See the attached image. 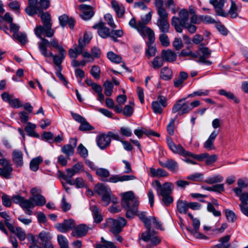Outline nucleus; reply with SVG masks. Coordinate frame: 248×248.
Instances as JSON below:
<instances>
[{
    "label": "nucleus",
    "mask_w": 248,
    "mask_h": 248,
    "mask_svg": "<svg viewBox=\"0 0 248 248\" xmlns=\"http://www.w3.org/2000/svg\"><path fill=\"white\" fill-rule=\"evenodd\" d=\"M139 202L134 193L128 191L123 194L121 204L126 210V217L132 218L138 211Z\"/></svg>",
    "instance_id": "f257e3e1"
},
{
    "label": "nucleus",
    "mask_w": 248,
    "mask_h": 248,
    "mask_svg": "<svg viewBox=\"0 0 248 248\" xmlns=\"http://www.w3.org/2000/svg\"><path fill=\"white\" fill-rule=\"evenodd\" d=\"M167 144L170 150L174 153L179 154L184 157H191L193 159H195L199 161H202L208 157V154L206 153L199 155H195L192 153L186 151L183 148L181 145H176L170 138L167 139Z\"/></svg>",
    "instance_id": "f03ea898"
},
{
    "label": "nucleus",
    "mask_w": 248,
    "mask_h": 248,
    "mask_svg": "<svg viewBox=\"0 0 248 248\" xmlns=\"http://www.w3.org/2000/svg\"><path fill=\"white\" fill-rule=\"evenodd\" d=\"M49 31V29L47 28L46 25L37 26L34 29L35 35L41 39V41L38 43V47L41 53L43 55H46V48L49 46V42L47 39L42 37V35L47 37H52L54 33V31L52 29V33L51 35L48 34Z\"/></svg>",
    "instance_id": "7ed1b4c3"
},
{
    "label": "nucleus",
    "mask_w": 248,
    "mask_h": 248,
    "mask_svg": "<svg viewBox=\"0 0 248 248\" xmlns=\"http://www.w3.org/2000/svg\"><path fill=\"white\" fill-rule=\"evenodd\" d=\"M189 13L186 9H183L179 12V17L173 16L171 19V25L176 31L181 33L183 31V26L188 22Z\"/></svg>",
    "instance_id": "20e7f679"
},
{
    "label": "nucleus",
    "mask_w": 248,
    "mask_h": 248,
    "mask_svg": "<svg viewBox=\"0 0 248 248\" xmlns=\"http://www.w3.org/2000/svg\"><path fill=\"white\" fill-rule=\"evenodd\" d=\"M152 15L151 13L146 14L144 17H142L140 20V27L141 28L143 32L144 36H147L150 44H152L155 39V33L154 31L149 27L146 26V25L151 20Z\"/></svg>",
    "instance_id": "39448f33"
},
{
    "label": "nucleus",
    "mask_w": 248,
    "mask_h": 248,
    "mask_svg": "<svg viewBox=\"0 0 248 248\" xmlns=\"http://www.w3.org/2000/svg\"><path fill=\"white\" fill-rule=\"evenodd\" d=\"M12 200L14 203L18 204L23 209L26 210L27 212L26 213L28 215H31L32 211L30 209L35 207V203L33 202L31 197L27 200L19 195H16L12 197Z\"/></svg>",
    "instance_id": "423d86ee"
},
{
    "label": "nucleus",
    "mask_w": 248,
    "mask_h": 248,
    "mask_svg": "<svg viewBox=\"0 0 248 248\" xmlns=\"http://www.w3.org/2000/svg\"><path fill=\"white\" fill-rule=\"evenodd\" d=\"M152 185L156 190L157 195L161 196L170 195L173 188L171 183L166 182L162 185L158 180L153 182Z\"/></svg>",
    "instance_id": "0eeeda50"
},
{
    "label": "nucleus",
    "mask_w": 248,
    "mask_h": 248,
    "mask_svg": "<svg viewBox=\"0 0 248 248\" xmlns=\"http://www.w3.org/2000/svg\"><path fill=\"white\" fill-rule=\"evenodd\" d=\"M186 100V98H183L177 100L172 107V112L178 113L180 115L189 112L191 110V108Z\"/></svg>",
    "instance_id": "6e6552de"
},
{
    "label": "nucleus",
    "mask_w": 248,
    "mask_h": 248,
    "mask_svg": "<svg viewBox=\"0 0 248 248\" xmlns=\"http://www.w3.org/2000/svg\"><path fill=\"white\" fill-rule=\"evenodd\" d=\"M146 228L147 231L141 233L140 239L146 242L150 241L153 246L158 245L161 242V239L156 235V232L150 229V226Z\"/></svg>",
    "instance_id": "1a4fd4ad"
},
{
    "label": "nucleus",
    "mask_w": 248,
    "mask_h": 248,
    "mask_svg": "<svg viewBox=\"0 0 248 248\" xmlns=\"http://www.w3.org/2000/svg\"><path fill=\"white\" fill-rule=\"evenodd\" d=\"M156 25L162 33H167L169 31L170 24L168 21V14L158 15Z\"/></svg>",
    "instance_id": "9d476101"
},
{
    "label": "nucleus",
    "mask_w": 248,
    "mask_h": 248,
    "mask_svg": "<svg viewBox=\"0 0 248 248\" xmlns=\"http://www.w3.org/2000/svg\"><path fill=\"white\" fill-rule=\"evenodd\" d=\"M198 52L199 53L202 55H199V59L197 61L198 62L202 63L207 65H210L212 64V62L206 60V59L210 57L211 54V51L209 50L208 47H205L201 45L199 46Z\"/></svg>",
    "instance_id": "9b49d317"
},
{
    "label": "nucleus",
    "mask_w": 248,
    "mask_h": 248,
    "mask_svg": "<svg viewBox=\"0 0 248 248\" xmlns=\"http://www.w3.org/2000/svg\"><path fill=\"white\" fill-rule=\"evenodd\" d=\"M167 99L166 97L159 95L156 101L152 102V107L155 113L161 114L162 109L167 106Z\"/></svg>",
    "instance_id": "f8f14e48"
},
{
    "label": "nucleus",
    "mask_w": 248,
    "mask_h": 248,
    "mask_svg": "<svg viewBox=\"0 0 248 248\" xmlns=\"http://www.w3.org/2000/svg\"><path fill=\"white\" fill-rule=\"evenodd\" d=\"M29 5L26 7V13L32 16L35 14H39L42 11L38 4V0H28Z\"/></svg>",
    "instance_id": "ddd939ff"
},
{
    "label": "nucleus",
    "mask_w": 248,
    "mask_h": 248,
    "mask_svg": "<svg viewBox=\"0 0 248 248\" xmlns=\"http://www.w3.org/2000/svg\"><path fill=\"white\" fill-rule=\"evenodd\" d=\"M59 55H54L52 53L47 51V48H46V55H43L45 57H51L53 58L54 63L57 66L58 69L59 71L62 70L61 64L64 59L66 55V51H59Z\"/></svg>",
    "instance_id": "4468645a"
},
{
    "label": "nucleus",
    "mask_w": 248,
    "mask_h": 248,
    "mask_svg": "<svg viewBox=\"0 0 248 248\" xmlns=\"http://www.w3.org/2000/svg\"><path fill=\"white\" fill-rule=\"evenodd\" d=\"M75 225L73 219H68L64 220L62 223L56 224L55 227L60 232H66L69 230L74 229Z\"/></svg>",
    "instance_id": "2eb2a0df"
},
{
    "label": "nucleus",
    "mask_w": 248,
    "mask_h": 248,
    "mask_svg": "<svg viewBox=\"0 0 248 248\" xmlns=\"http://www.w3.org/2000/svg\"><path fill=\"white\" fill-rule=\"evenodd\" d=\"M79 9L82 12L80 16L83 20H89L94 15V13L90 5L81 4L79 6Z\"/></svg>",
    "instance_id": "dca6fc26"
},
{
    "label": "nucleus",
    "mask_w": 248,
    "mask_h": 248,
    "mask_svg": "<svg viewBox=\"0 0 248 248\" xmlns=\"http://www.w3.org/2000/svg\"><path fill=\"white\" fill-rule=\"evenodd\" d=\"M227 0H210L209 2L212 4L215 9L216 14L218 16H226L227 14L223 9L225 3Z\"/></svg>",
    "instance_id": "f3484780"
},
{
    "label": "nucleus",
    "mask_w": 248,
    "mask_h": 248,
    "mask_svg": "<svg viewBox=\"0 0 248 248\" xmlns=\"http://www.w3.org/2000/svg\"><path fill=\"white\" fill-rule=\"evenodd\" d=\"M113 223L110 226V231L114 234H118L122 231V228L126 224V220L123 217L113 219Z\"/></svg>",
    "instance_id": "a211bd4d"
},
{
    "label": "nucleus",
    "mask_w": 248,
    "mask_h": 248,
    "mask_svg": "<svg viewBox=\"0 0 248 248\" xmlns=\"http://www.w3.org/2000/svg\"><path fill=\"white\" fill-rule=\"evenodd\" d=\"M93 28L97 30L98 35L103 38H106L109 36L110 30L105 26V23L99 22L93 26Z\"/></svg>",
    "instance_id": "6ab92c4d"
},
{
    "label": "nucleus",
    "mask_w": 248,
    "mask_h": 248,
    "mask_svg": "<svg viewBox=\"0 0 248 248\" xmlns=\"http://www.w3.org/2000/svg\"><path fill=\"white\" fill-rule=\"evenodd\" d=\"M136 179V177L133 175H112L108 179V181L110 183H116L118 182H123L133 180Z\"/></svg>",
    "instance_id": "aec40b11"
},
{
    "label": "nucleus",
    "mask_w": 248,
    "mask_h": 248,
    "mask_svg": "<svg viewBox=\"0 0 248 248\" xmlns=\"http://www.w3.org/2000/svg\"><path fill=\"white\" fill-rule=\"evenodd\" d=\"M88 231V227L82 224L74 227L72 232V235L76 238H80L85 236Z\"/></svg>",
    "instance_id": "412c9836"
},
{
    "label": "nucleus",
    "mask_w": 248,
    "mask_h": 248,
    "mask_svg": "<svg viewBox=\"0 0 248 248\" xmlns=\"http://www.w3.org/2000/svg\"><path fill=\"white\" fill-rule=\"evenodd\" d=\"M193 229L191 228H187L189 232L193 234L195 237L197 238L206 239L207 237L201 233L198 232L200 228V220L197 218L193 219L192 220Z\"/></svg>",
    "instance_id": "4be33fe9"
},
{
    "label": "nucleus",
    "mask_w": 248,
    "mask_h": 248,
    "mask_svg": "<svg viewBox=\"0 0 248 248\" xmlns=\"http://www.w3.org/2000/svg\"><path fill=\"white\" fill-rule=\"evenodd\" d=\"M38 16L41 17L43 25H46L47 28L49 29L48 32L49 35H51L52 33V24L51 23L50 15L48 12L43 13L40 12Z\"/></svg>",
    "instance_id": "5701e85b"
},
{
    "label": "nucleus",
    "mask_w": 248,
    "mask_h": 248,
    "mask_svg": "<svg viewBox=\"0 0 248 248\" xmlns=\"http://www.w3.org/2000/svg\"><path fill=\"white\" fill-rule=\"evenodd\" d=\"M218 134L217 131L214 130L209 136L208 139L204 142L203 147L206 150L210 151L215 149L214 142Z\"/></svg>",
    "instance_id": "b1692460"
},
{
    "label": "nucleus",
    "mask_w": 248,
    "mask_h": 248,
    "mask_svg": "<svg viewBox=\"0 0 248 248\" xmlns=\"http://www.w3.org/2000/svg\"><path fill=\"white\" fill-rule=\"evenodd\" d=\"M96 141L99 148L104 149L109 145L111 139L109 136L103 134L98 137Z\"/></svg>",
    "instance_id": "393cba45"
},
{
    "label": "nucleus",
    "mask_w": 248,
    "mask_h": 248,
    "mask_svg": "<svg viewBox=\"0 0 248 248\" xmlns=\"http://www.w3.org/2000/svg\"><path fill=\"white\" fill-rule=\"evenodd\" d=\"M163 60L167 62H173L176 60L177 55L170 49L163 50L161 52Z\"/></svg>",
    "instance_id": "a878e982"
},
{
    "label": "nucleus",
    "mask_w": 248,
    "mask_h": 248,
    "mask_svg": "<svg viewBox=\"0 0 248 248\" xmlns=\"http://www.w3.org/2000/svg\"><path fill=\"white\" fill-rule=\"evenodd\" d=\"M13 161L17 167H21L23 164V154L19 150H15L12 153Z\"/></svg>",
    "instance_id": "bb28decb"
},
{
    "label": "nucleus",
    "mask_w": 248,
    "mask_h": 248,
    "mask_svg": "<svg viewBox=\"0 0 248 248\" xmlns=\"http://www.w3.org/2000/svg\"><path fill=\"white\" fill-rule=\"evenodd\" d=\"M231 238L230 235H226L219 238V243L211 248H229L230 247L229 241Z\"/></svg>",
    "instance_id": "cd10ccee"
},
{
    "label": "nucleus",
    "mask_w": 248,
    "mask_h": 248,
    "mask_svg": "<svg viewBox=\"0 0 248 248\" xmlns=\"http://www.w3.org/2000/svg\"><path fill=\"white\" fill-rule=\"evenodd\" d=\"M94 191L101 196L111 192L110 188L107 186L102 184H97L94 186Z\"/></svg>",
    "instance_id": "c85d7f7f"
},
{
    "label": "nucleus",
    "mask_w": 248,
    "mask_h": 248,
    "mask_svg": "<svg viewBox=\"0 0 248 248\" xmlns=\"http://www.w3.org/2000/svg\"><path fill=\"white\" fill-rule=\"evenodd\" d=\"M111 5L117 16L119 17H122L124 16L125 11L124 6L122 4H119L114 0L111 1Z\"/></svg>",
    "instance_id": "c756f323"
},
{
    "label": "nucleus",
    "mask_w": 248,
    "mask_h": 248,
    "mask_svg": "<svg viewBox=\"0 0 248 248\" xmlns=\"http://www.w3.org/2000/svg\"><path fill=\"white\" fill-rule=\"evenodd\" d=\"M9 231L11 232L15 233L20 241H24L27 237V235L25 231L20 227H14L13 226V230Z\"/></svg>",
    "instance_id": "7c9ffc66"
},
{
    "label": "nucleus",
    "mask_w": 248,
    "mask_h": 248,
    "mask_svg": "<svg viewBox=\"0 0 248 248\" xmlns=\"http://www.w3.org/2000/svg\"><path fill=\"white\" fill-rule=\"evenodd\" d=\"M173 77V73L171 69L168 67H164L161 70L160 78L165 80H170Z\"/></svg>",
    "instance_id": "2f4dec72"
},
{
    "label": "nucleus",
    "mask_w": 248,
    "mask_h": 248,
    "mask_svg": "<svg viewBox=\"0 0 248 248\" xmlns=\"http://www.w3.org/2000/svg\"><path fill=\"white\" fill-rule=\"evenodd\" d=\"M227 14L226 16H222L223 17H227L228 15L230 16L231 18H236L238 16V8L234 2V1L231 0V5L228 12H225Z\"/></svg>",
    "instance_id": "473e14b6"
},
{
    "label": "nucleus",
    "mask_w": 248,
    "mask_h": 248,
    "mask_svg": "<svg viewBox=\"0 0 248 248\" xmlns=\"http://www.w3.org/2000/svg\"><path fill=\"white\" fill-rule=\"evenodd\" d=\"M83 166L81 163H78L73 166L71 169L66 170L67 176L71 178L76 173H78L80 171L82 170Z\"/></svg>",
    "instance_id": "72a5a7b5"
},
{
    "label": "nucleus",
    "mask_w": 248,
    "mask_h": 248,
    "mask_svg": "<svg viewBox=\"0 0 248 248\" xmlns=\"http://www.w3.org/2000/svg\"><path fill=\"white\" fill-rule=\"evenodd\" d=\"M43 158L41 156L32 158L30 164V167L31 170L36 171L39 167V165L43 162Z\"/></svg>",
    "instance_id": "f704fd0d"
},
{
    "label": "nucleus",
    "mask_w": 248,
    "mask_h": 248,
    "mask_svg": "<svg viewBox=\"0 0 248 248\" xmlns=\"http://www.w3.org/2000/svg\"><path fill=\"white\" fill-rule=\"evenodd\" d=\"M150 170L151 175L153 177H163L167 176L168 175L166 171L160 168L155 170L153 168H151Z\"/></svg>",
    "instance_id": "c9c22d12"
},
{
    "label": "nucleus",
    "mask_w": 248,
    "mask_h": 248,
    "mask_svg": "<svg viewBox=\"0 0 248 248\" xmlns=\"http://www.w3.org/2000/svg\"><path fill=\"white\" fill-rule=\"evenodd\" d=\"M152 67L154 69H160L164 64V60L162 58L159 56L155 57L152 61L150 62Z\"/></svg>",
    "instance_id": "e433bc0d"
},
{
    "label": "nucleus",
    "mask_w": 248,
    "mask_h": 248,
    "mask_svg": "<svg viewBox=\"0 0 248 248\" xmlns=\"http://www.w3.org/2000/svg\"><path fill=\"white\" fill-rule=\"evenodd\" d=\"M219 94L226 96L228 99L233 100L235 103H239L240 101L235 95L230 92H227L224 90H220L218 91Z\"/></svg>",
    "instance_id": "4c0bfd02"
},
{
    "label": "nucleus",
    "mask_w": 248,
    "mask_h": 248,
    "mask_svg": "<svg viewBox=\"0 0 248 248\" xmlns=\"http://www.w3.org/2000/svg\"><path fill=\"white\" fill-rule=\"evenodd\" d=\"M13 38L18 41L22 45L25 44L27 41V35L23 32H15L13 34Z\"/></svg>",
    "instance_id": "58836bf2"
},
{
    "label": "nucleus",
    "mask_w": 248,
    "mask_h": 248,
    "mask_svg": "<svg viewBox=\"0 0 248 248\" xmlns=\"http://www.w3.org/2000/svg\"><path fill=\"white\" fill-rule=\"evenodd\" d=\"M102 200L104 202L105 206H108L111 201L113 202H117V198L114 197L111 194V192L107 193L101 196Z\"/></svg>",
    "instance_id": "ea45409f"
},
{
    "label": "nucleus",
    "mask_w": 248,
    "mask_h": 248,
    "mask_svg": "<svg viewBox=\"0 0 248 248\" xmlns=\"http://www.w3.org/2000/svg\"><path fill=\"white\" fill-rule=\"evenodd\" d=\"M177 207L181 214H186L188 208V203L186 201L179 200L177 202Z\"/></svg>",
    "instance_id": "a19ab883"
},
{
    "label": "nucleus",
    "mask_w": 248,
    "mask_h": 248,
    "mask_svg": "<svg viewBox=\"0 0 248 248\" xmlns=\"http://www.w3.org/2000/svg\"><path fill=\"white\" fill-rule=\"evenodd\" d=\"M223 180V177L220 175H216L208 177L205 180V182L208 184H214L221 182Z\"/></svg>",
    "instance_id": "79ce46f5"
},
{
    "label": "nucleus",
    "mask_w": 248,
    "mask_h": 248,
    "mask_svg": "<svg viewBox=\"0 0 248 248\" xmlns=\"http://www.w3.org/2000/svg\"><path fill=\"white\" fill-rule=\"evenodd\" d=\"M108 58L112 62L117 63H120L122 62L121 57L116 54L112 51H109L107 53Z\"/></svg>",
    "instance_id": "37998d69"
},
{
    "label": "nucleus",
    "mask_w": 248,
    "mask_h": 248,
    "mask_svg": "<svg viewBox=\"0 0 248 248\" xmlns=\"http://www.w3.org/2000/svg\"><path fill=\"white\" fill-rule=\"evenodd\" d=\"M155 5L156 8L158 15L167 13L163 7L164 1L163 0H155Z\"/></svg>",
    "instance_id": "c03bdc74"
},
{
    "label": "nucleus",
    "mask_w": 248,
    "mask_h": 248,
    "mask_svg": "<svg viewBox=\"0 0 248 248\" xmlns=\"http://www.w3.org/2000/svg\"><path fill=\"white\" fill-rule=\"evenodd\" d=\"M129 25L137 30V31L140 33V34L142 36H144L143 35V32L142 31V29L141 27H140V21L138 22V23H137L136 19L135 17H132L130 20L129 21L128 23Z\"/></svg>",
    "instance_id": "a18cd8bd"
},
{
    "label": "nucleus",
    "mask_w": 248,
    "mask_h": 248,
    "mask_svg": "<svg viewBox=\"0 0 248 248\" xmlns=\"http://www.w3.org/2000/svg\"><path fill=\"white\" fill-rule=\"evenodd\" d=\"M31 197L33 202L35 203V206H42L45 205L46 203L45 198L41 194Z\"/></svg>",
    "instance_id": "49530a36"
},
{
    "label": "nucleus",
    "mask_w": 248,
    "mask_h": 248,
    "mask_svg": "<svg viewBox=\"0 0 248 248\" xmlns=\"http://www.w3.org/2000/svg\"><path fill=\"white\" fill-rule=\"evenodd\" d=\"M96 174L101 177L102 180L108 177L110 175L109 170L104 168H97L96 169Z\"/></svg>",
    "instance_id": "de8ad7c7"
},
{
    "label": "nucleus",
    "mask_w": 248,
    "mask_h": 248,
    "mask_svg": "<svg viewBox=\"0 0 248 248\" xmlns=\"http://www.w3.org/2000/svg\"><path fill=\"white\" fill-rule=\"evenodd\" d=\"M57 240L60 246V248H69L68 240L63 235H58L57 236Z\"/></svg>",
    "instance_id": "09e8293b"
},
{
    "label": "nucleus",
    "mask_w": 248,
    "mask_h": 248,
    "mask_svg": "<svg viewBox=\"0 0 248 248\" xmlns=\"http://www.w3.org/2000/svg\"><path fill=\"white\" fill-rule=\"evenodd\" d=\"M91 209L93 212V218L96 223L100 222L103 218L102 216L99 213L98 209L96 206H92Z\"/></svg>",
    "instance_id": "8fccbe9b"
},
{
    "label": "nucleus",
    "mask_w": 248,
    "mask_h": 248,
    "mask_svg": "<svg viewBox=\"0 0 248 248\" xmlns=\"http://www.w3.org/2000/svg\"><path fill=\"white\" fill-rule=\"evenodd\" d=\"M165 166L166 168L173 172H176L178 168L177 163L175 160L171 159L167 160V165Z\"/></svg>",
    "instance_id": "3c124183"
},
{
    "label": "nucleus",
    "mask_w": 248,
    "mask_h": 248,
    "mask_svg": "<svg viewBox=\"0 0 248 248\" xmlns=\"http://www.w3.org/2000/svg\"><path fill=\"white\" fill-rule=\"evenodd\" d=\"M0 216L4 219V223L9 230H13V224L10 223L11 218L6 212L0 213Z\"/></svg>",
    "instance_id": "603ef678"
},
{
    "label": "nucleus",
    "mask_w": 248,
    "mask_h": 248,
    "mask_svg": "<svg viewBox=\"0 0 248 248\" xmlns=\"http://www.w3.org/2000/svg\"><path fill=\"white\" fill-rule=\"evenodd\" d=\"M39 237L42 242V244L51 240L52 239L50 233L46 231L41 232L39 234Z\"/></svg>",
    "instance_id": "864d4df0"
},
{
    "label": "nucleus",
    "mask_w": 248,
    "mask_h": 248,
    "mask_svg": "<svg viewBox=\"0 0 248 248\" xmlns=\"http://www.w3.org/2000/svg\"><path fill=\"white\" fill-rule=\"evenodd\" d=\"M104 87L105 88V94L108 96H111L112 93L113 88L112 83L107 80L104 83Z\"/></svg>",
    "instance_id": "5fc2aeb1"
},
{
    "label": "nucleus",
    "mask_w": 248,
    "mask_h": 248,
    "mask_svg": "<svg viewBox=\"0 0 248 248\" xmlns=\"http://www.w3.org/2000/svg\"><path fill=\"white\" fill-rule=\"evenodd\" d=\"M134 106L133 102H130V105H126L123 110V114L127 117L131 116L134 111Z\"/></svg>",
    "instance_id": "6e6d98bb"
},
{
    "label": "nucleus",
    "mask_w": 248,
    "mask_h": 248,
    "mask_svg": "<svg viewBox=\"0 0 248 248\" xmlns=\"http://www.w3.org/2000/svg\"><path fill=\"white\" fill-rule=\"evenodd\" d=\"M123 31L122 30H112L110 31L109 36L113 41L117 42V37H121L123 35Z\"/></svg>",
    "instance_id": "4d7b16f0"
},
{
    "label": "nucleus",
    "mask_w": 248,
    "mask_h": 248,
    "mask_svg": "<svg viewBox=\"0 0 248 248\" xmlns=\"http://www.w3.org/2000/svg\"><path fill=\"white\" fill-rule=\"evenodd\" d=\"M140 219L144 223L145 227H150V217H146V213L144 212H140L138 214Z\"/></svg>",
    "instance_id": "13d9d810"
},
{
    "label": "nucleus",
    "mask_w": 248,
    "mask_h": 248,
    "mask_svg": "<svg viewBox=\"0 0 248 248\" xmlns=\"http://www.w3.org/2000/svg\"><path fill=\"white\" fill-rule=\"evenodd\" d=\"M12 171V167L0 168V176L5 178H9L10 177Z\"/></svg>",
    "instance_id": "bf43d9fd"
},
{
    "label": "nucleus",
    "mask_w": 248,
    "mask_h": 248,
    "mask_svg": "<svg viewBox=\"0 0 248 248\" xmlns=\"http://www.w3.org/2000/svg\"><path fill=\"white\" fill-rule=\"evenodd\" d=\"M209 93L210 91L208 90H205L204 91L200 90L194 92L192 93L189 94L187 95V98L193 97L196 96H207L209 95Z\"/></svg>",
    "instance_id": "052dcab7"
},
{
    "label": "nucleus",
    "mask_w": 248,
    "mask_h": 248,
    "mask_svg": "<svg viewBox=\"0 0 248 248\" xmlns=\"http://www.w3.org/2000/svg\"><path fill=\"white\" fill-rule=\"evenodd\" d=\"M62 152L67 156L72 155L74 153V149L68 144L64 145L62 148Z\"/></svg>",
    "instance_id": "680f3d73"
},
{
    "label": "nucleus",
    "mask_w": 248,
    "mask_h": 248,
    "mask_svg": "<svg viewBox=\"0 0 248 248\" xmlns=\"http://www.w3.org/2000/svg\"><path fill=\"white\" fill-rule=\"evenodd\" d=\"M79 50L74 46V48H70L68 50L69 55L71 59H75L77 58L78 55L81 54L82 52H79Z\"/></svg>",
    "instance_id": "e2e57ef3"
},
{
    "label": "nucleus",
    "mask_w": 248,
    "mask_h": 248,
    "mask_svg": "<svg viewBox=\"0 0 248 248\" xmlns=\"http://www.w3.org/2000/svg\"><path fill=\"white\" fill-rule=\"evenodd\" d=\"M225 215L227 219L230 222H233L236 219V216L235 213L230 209L225 210Z\"/></svg>",
    "instance_id": "0e129e2a"
},
{
    "label": "nucleus",
    "mask_w": 248,
    "mask_h": 248,
    "mask_svg": "<svg viewBox=\"0 0 248 248\" xmlns=\"http://www.w3.org/2000/svg\"><path fill=\"white\" fill-rule=\"evenodd\" d=\"M120 133L121 135L127 137H130L132 134V131L131 129L126 126H122L120 129Z\"/></svg>",
    "instance_id": "69168bd1"
},
{
    "label": "nucleus",
    "mask_w": 248,
    "mask_h": 248,
    "mask_svg": "<svg viewBox=\"0 0 248 248\" xmlns=\"http://www.w3.org/2000/svg\"><path fill=\"white\" fill-rule=\"evenodd\" d=\"M77 150L81 156L85 158L88 156V150L82 144L79 145Z\"/></svg>",
    "instance_id": "338daca9"
},
{
    "label": "nucleus",
    "mask_w": 248,
    "mask_h": 248,
    "mask_svg": "<svg viewBox=\"0 0 248 248\" xmlns=\"http://www.w3.org/2000/svg\"><path fill=\"white\" fill-rule=\"evenodd\" d=\"M159 40L161 44L165 46H168L170 44L168 37L166 33H162L159 35Z\"/></svg>",
    "instance_id": "774afa93"
}]
</instances>
